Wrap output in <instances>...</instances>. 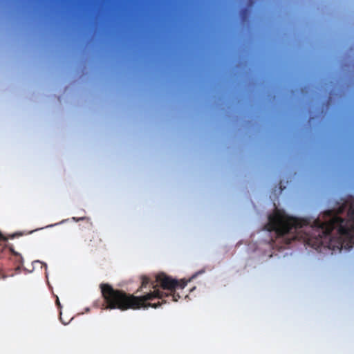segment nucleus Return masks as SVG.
<instances>
[{
  "label": "nucleus",
  "mask_w": 354,
  "mask_h": 354,
  "mask_svg": "<svg viewBox=\"0 0 354 354\" xmlns=\"http://www.w3.org/2000/svg\"><path fill=\"white\" fill-rule=\"evenodd\" d=\"M15 235H16V234H12V235H11L10 237L11 239H13V238L15 236Z\"/></svg>",
  "instance_id": "obj_8"
},
{
  "label": "nucleus",
  "mask_w": 354,
  "mask_h": 354,
  "mask_svg": "<svg viewBox=\"0 0 354 354\" xmlns=\"http://www.w3.org/2000/svg\"><path fill=\"white\" fill-rule=\"evenodd\" d=\"M141 285L136 293H141L140 296H135L120 289H115L109 283H101L100 286L102 297L104 300L105 309H118L125 311L129 309L137 310L141 308H157L156 304H151L155 297H159L156 291L148 292L150 287H153L147 276L141 277Z\"/></svg>",
  "instance_id": "obj_1"
},
{
  "label": "nucleus",
  "mask_w": 354,
  "mask_h": 354,
  "mask_svg": "<svg viewBox=\"0 0 354 354\" xmlns=\"http://www.w3.org/2000/svg\"><path fill=\"white\" fill-rule=\"evenodd\" d=\"M84 241L91 248H97L102 243V239L97 232L93 231L86 235Z\"/></svg>",
  "instance_id": "obj_4"
},
{
  "label": "nucleus",
  "mask_w": 354,
  "mask_h": 354,
  "mask_svg": "<svg viewBox=\"0 0 354 354\" xmlns=\"http://www.w3.org/2000/svg\"><path fill=\"white\" fill-rule=\"evenodd\" d=\"M344 208H345V207H339V213H342V212H344Z\"/></svg>",
  "instance_id": "obj_6"
},
{
  "label": "nucleus",
  "mask_w": 354,
  "mask_h": 354,
  "mask_svg": "<svg viewBox=\"0 0 354 354\" xmlns=\"http://www.w3.org/2000/svg\"><path fill=\"white\" fill-rule=\"evenodd\" d=\"M56 303H57V304L58 307H59V308H60L61 305H60V302H59V299H58V298L57 299Z\"/></svg>",
  "instance_id": "obj_7"
},
{
  "label": "nucleus",
  "mask_w": 354,
  "mask_h": 354,
  "mask_svg": "<svg viewBox=\"0 0 354 354\" xmlns=\"http://www.w3.org/2000/svg\"><path fill=\"white\" fill-rule=\"evenodd\" d=\"M8 240V239L6 237H5L2 234L1 232H0V241H6Z\"/></svg>",
  "instance_id": "obj_5"
},
{
  "label": "nucleus",
  "mask_w": 354,
  "mask_h": 354,
  "mask_svg": "<svg viewBox=\"0 0 354 354\" xmlns=\"http://www.w3.org/2000/svg\"><path fill=\"white\" fill-rule=\"evenodd\" d=\"M83 219H84V218H80L77 219V221L83 220Z\"/></svg>",
  "instance_id": "obj_9"
},
{
  "label": "nucleus",
  "mask_w": 354,
  "mask_h": 354,
  "mask_svg": "<svg viewBox=\"0 0 354 354\" xmlns=\"http://www.w3.org/2000/svg\"><path fill=\"white\" fill-rule=\"evenodd\" d=\"M147 277L153 283V287H150L147 289V291H156L159 297H155L153 300L156 299L161 300V301H158L157 303H155L157 305V308L163 304H166L167 302L166 299H169L171 301H178L180 296L176 292V290L179 288L183 289L187 284V280L175 279L164 272L157 274L154 280L151 279L149 277ZM145 290H147V289H145Z\"/></svg>",
  "instance_id": "obj_2"
},
{
  "label": "nucleus",
  "mask_w": 354,
  "mask_h": 354,
  "mask_svg": "<svg viewBox=\"0 0 354 354\" xmlns=\"http://www.w3.org/2000/svg\"><path fill=\"white\" fill-rule=\"evenodd\" d=\"M346 219V250L354 246V204H352L348 211Z\"/></svg>",
  "instance_id": "obj_3"
}]
</instances>
